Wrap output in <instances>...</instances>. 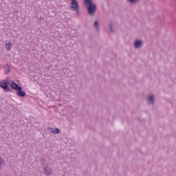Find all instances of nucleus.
I'll return each mask as SVG.
<instances>
[{"label": "nucleus", "mask_w": 176, "mask_h": 176, "mask_svg": "<svg viewBox=\"0 0 176 176\" xmlns=\"http://www.w3.org/2000/svg\"><path fill=\"white\" fill-rule=\"evenodd\" d=\"M44 171H45V175H52V169L50 168L49 167H45L44 168Z\"/></svg>", "instance_id": "1a4fd4ad"}, {"label": "nucleus", "mask_w": 176, "mask_h": 176, "mask_svg": "<svg viewBox=\"0 0 176 176\" xmlns=\"http://www.w3.org/2000/svg\"><path fill=\"white\" fill-rule=\"evenodd\" d=\"M50 133H52V134H60V129L56 128L54 131H50Z\"/></svg>", "instance_id": "ddd939ff"}, {"label": "nucleus", "mask_w": 176, "mask_h": 176, "mask_svg": "<svg viewBox=\"0 0 176 176\" xmlns=\"http://www.w3.org/2000/svg\"><path fill=\"white\" fill-rule=\"evenodd\" d=\"M109 29L110 32H111V33L115 32V30H113V25L112 24V23H109Z\"/></svg>", "instance_id": "f8f14e48"}, {"label": "nucleus", "mask_w": 176, "mask_h": 176, "mask_svg": "<svg viewBox=\"0 0 176 176\" xmlns=\"http://www.w3.org/2000/svg\"><path fill=\"white\" fill-rule=\"evenodd\" d=\"M97 32H100V22L98 21H95L93 25Z\"/></svg>", "instance_id": "0eeeda50"}, {"label": "nucleus", "mask_w": 176, "mask_h": 176, "mask_svg": "<svg viewBox=\"0 0 176 176\" xmlns=\"http://www.w3.org/2000/svg\"><path fill=\"white\" fill-rule=\"evenodd\" d=\"M9 85H10V80H9V78H6V80L0 82V87H1V89L6 93H10V91H12L9 88Z\"/></svg>", "instance_id": "f03ea898"}, {"label": "nucleus", "mask_w": 176, "mask_h": 176, "mask_svg": "<svg viewBox=\"0 0 176 176\" xmlns=\"http://www.w3.org/2000/svg\"><path fill=\"white\" fill-rule=\"evenodd\" d=\"M10 86L12 89H13L14 90H16V91L21 87L20 85H19L14 81H12V80H10Z\"/></svg>", "instance_id": "39448f33"}, {"label": "nucleus", "mask_w": 176, "mask_h": 176, "mask_svg": "<svg viewBox=\"0 0 176 176\" xmlns=\"http://www.w3.org/2000/svg\"><path fill=\"white\" fill-rule=\"evenodd\" d=\"M47 130H49L50 132V131H53V128H48Z\"/></svg>", "instance_id": "dca6fc26"}, {"label": "nucleus", "mask_w": 176, "mask_h": 176, "mask_svg": "<svg viewBox=\"0 0 176 176\" xmlns=\"http://www.w3.org/2000/svg\"><path fill=\"white\" fill-rule=\"evenodd\" d=\"M148 102L151 105H155V96L153 95H151L148 98H147Z\"/></svg>", "instance_id": "6e6552de"}, {"label": "nucleus", "mask_w": 176, "mask_h": 176, "mask_svg": "<svg viewBox=\"0 0 176 176\" xmlns=\"http://www.w3.org/2000/svg\"><path fill=\"white\" fill-rule=\"evenodd\" d=\"M4 69H6V72H5L6 74H9V72H10V67H9V65H8V64L4 65Z\"/></svg>", "instance_id": "9b49d317"}, {"label": "nucleus", "mask_w": 176, "mask_h": 176, "mask_svg": "<svg viewBox=\"0 0 176 176\" xmlns=\"http://www.w3.org/2000/svg\"><path fill=\"white\" fill-rule=\"evenodd\" d=\"M2 164H5V161H3V160L0 157V167L2 166Z\"/></svg>", "instance_id": "2eb2a0df"}, {"label": "nucleus", "mask_w": 176, "mask_h": 176, "mask_svg": "<svg viewBox=\"0 0 176 176\" xmlns=\"http://www.w3.org/2000/svg\"><path fill=\"white\" fill-rule=\"evenodd\" d=\"M72 2L70 3V8L76 12V16H80V11H79V3L76 0H71Z\"/></svg>", "instance_id": "7ed1b4c3"}, {"label": "nucleus", "mask_w": 176, "mask_h": 176, "mask_svg": "<svg viewBox=\"0 0 176 176\" xmlns=\"http://www.w3.org/2000/svg\"><path fill=\"white\" fill-rule=\"evenodd\" d=\"M141 0H126V2H129L131 5H135V3H138Z\"/></svg>", "instance_id": "9d476101"}, {"label": "nucleus", "mask_w": 176, "mask_h": 176, "mask_svg": "<svg viewBox=\"0 0 176 176\" xmlns=\"http://www.w3.org/2000/svg\"><path fill=\"white\" fill-rule=\"evenodd\" d=\"M85 6H86L89 16H94L96 12H97V6L93 3L91 0H84Z\"/></svg>", "instance_id": "f257e3e1"}, {"label": "nucleus", "mask_w": 176, "mask_h": 176, "mask_svg": "<svg viewBox=\"0 0 176 176\" xmlns=\"http://www.w3.org/2000/svg\"><path fill=\"white\" fill-rule=\"evenodd\" d=\"M142 41L141 40H135L133 43V47L134 49H141L142 47Z\"/></svg>", "instance_id": "20e7f679"}, {"label": "nucleus", "mask_w": 176, "mask_h": 176, "mask_svg": "<svg viewBox=\"0 0 176 176\" xmlns=\"http://www.w3.org/2000/svg\"><path fill=\"white\" fill-rule=\"evenodd\" d=\"M16 94L19 97H25V92L23 91L21 87L16 91Z\"/></svg>", "instance_id": "423d86ee"}, {"label": "nucleus", "mask_w": 176, "mask_h": 176, "mask_svg": "<svg viewBox=\"0 0 176 176\" xmlns=\"http://www.w3.org/2000/svg\"><path fill=\"white\" fill-rule=\"evenodd\" d=\"M12 43H9L6 45V49L7 50H10V49H12Z\"/></svg>", "instance_id": "4468645a"}]
</instances>
